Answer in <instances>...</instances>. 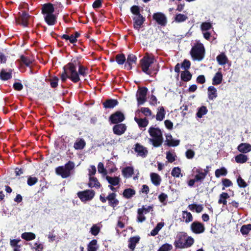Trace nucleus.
Listing matches in <instances>:
<instances>
[{
  "label": "nucleus",
  "mask_w": 251,
  "mask_h": 251,
  "mask_svg": "<svg viewBox=\"0 0 251 251\" xmlns=\"http://www.w3.org/2000/svg\"><path fill=\"white\" fill-rule=\"evenodd\" d=\"M119 102L116 99H109L106 100L103 103L102 105L105 109H112L118 105Z\"/></svg>",
  "instance_id": "19"
},
{
  "label": "nucleus",
  "mask_w": 251,
  "mask_h": 251,
  "mask_svg": "<svg viewBox=\"0 0 251 251\" xmlns=\"http://www.w3.org/2000/svg\"><path fill=\"white\" fill-rule=\"evenodd\" d=\"M227 174L226 169L224 167H221L220 169H218L215 170V175L217 178L220 177L221 176H226Z\"/></svg>",
  "instance_id": "42"
},
{
  "label": "nucleus",
  "mask_w": 251,
  "mask_h": 251,
  "mask_svg": "<svg viewBox=\"0 0 251 251\" xmlns=\"http://www.w3.org/2000/svg\"><path fill=\"white\" fill-rule=\"evenodd\" d=\"M180 76L182 81L187 82L191 79L192 75L189 71L185 70L181 72Z\"/></svg>",
  "instance_id": "36"
},
{
  "label": "nucleus",
  "mask_w": 251,
  "mask_h": 251,
  "mask_svg": "<svg viewBox=\"0 0 251 251\" xmlns=\"http://www.w3.org/2000/svg\"><path fill=\"white\" fill-rule=\"evenodd\" d=\"M218 64L220 65H224L228 62V58L224 52H222L216 57Z\"/></svg>",
  "instance_id": "30"
},
{
  "label": "nucleus",
  "mask_w": 251,
  "mask_h": 251,
  "mask_svg": "<svg viewBox=\"0 0 251 251\" xmlns=\"http://www.w3.org/2000/svg\"><path fill=\"white\" fill-rule=\"evenodd\" d=\"M38 179L36 177L29 176L27 180L28 185L31 186L35 184L38 182Z\"/></svg>",
  "instance_id": "58"
},
{
  "label": "nucleus",
  "mask_w": 251,
  "mask_h": 251,
  "mask_svg": "<svg viewBox=\"0 0 251 251\" xmlns=\"http://www.w3.org/2000/svg\"><path fill=\"white\" fill-rule=\"evenodd\" d=\"M185 240L184 249L190 247L194 243V240L191 236H187Z\"/></svg>",
  "instance_id": "48"
},
{
  "label": "nucleus",
  "mask_w": 251,
  "mask_h": 251,
  "mask_svg": "<svg viewBox=\"0 0 251 251\" xmlns=\"http://www.w3.org/2000/svg\"><path fill=\"white\" fill-rule=\"evenodd\" d=\"M12 77V70L10 69L8 72H6L4 69H2L0 72V79L2 81H6L11 79Z\"/></svg>",
  "instance_id": "23"
},
{
  "label": "nucleus",
  "mask_w": 251,
  "mask_h": 251,
  "mask_svg": "<svg viewBox=\"0 0 251 251\" xmlns=\"http://www.w3.org/2000/svg\"><path fill=\"white\" fill-rule=\"evenodd\" d=\"M46 23L49 25H54L57 23V18L53 14H48L44 17Z\"/></svg>",
  "instance_id": "24"
},
{
  "label": "nucleus",
  "mask_w": 251,
  "mask_h": 251,
  "mask_svg": "<svg viewBox=\"0 0 251 251\" xmlns=\"http://www.w3.org/2000/svg\"><path fill=\"white\" fill-rule=\"evenodd\" d=\"M187 234L185 232H180L177 235V240L174 242V245L176 249H184V243Z\"/></svg>",
  "instance_id": "13"
},
{
  "label": "nucleus",
  "mask_w": 251,
  "mask_h": 251,
  "mask_svg": "<svg viewBox=\"0 0 251 251\" xmlns=\"http://www.w3.org/2000/svg\"><path fill=\"white\" fill-rule=\"evenodd\" d=\"M237 183L238 186L240 188H245L248 186L247 182L242 178L240 176H239L237 178Z\"/></svg>",
  "instance_id": "52"
},
{
  "label": "nucleus",
  "mask_w": 251,
  "mask_h": 251,
  "mask_svg": "<svg viewBox=\"0 0 251 251\" xmlns=\"http://www.w3.org/2000/svg\"><path fill=\"white\" fill-rule=\"evenodd\" d=\"M137 61V57L136 56L133 54H130L128 55L127 58L126 62L125 64V68L127 69V70H130L132 69V64L133 63L136 64Z\"/></svg>",
  "instance_id": "18"
},
{
  "label": "nucleus",
  "mask_w": 251,
  "mask_h": 251,
  "mask_svg": "<svg viewBox=\"0 0 251 251\" xmlns=\"http://www.w3.org/2000/svg\"><path fill=\"white\" fill-rule=\"evenodd\" d=\"M134 151L138 154L143 157L147 156L148 151L146 148L140 145L139 143H136L135 145Z\"/></svg>",
  "instance_id": "17"
},
{
  "label": "nucleus",
  "mask_w": 251,
  "mask_h": 251,
  "mask_svg": "<svg viewBox=\"0 0 251 251\" xmlns=\"http://www.w3.org/2000/svg\"><path fill=\"white\" fill-rule=\"evenodd\" d=\"M251 230V224L243 225L240 229V232L243 235H247Z\"/></svg>",
  "instance_id": "47"
},
{
  "label": "nucleus",
  "mask_w": 251,
  "mask_h": 251,
  "mask_svg": "<svg viewBox=\"0 0 251 251\" xmlns=\"http://www.w3.org/2000/svg\"><path fill=\"white\" fill-rule=\"evenodd\" d=\"M33 251H42L43 249V245L41 243H35L34 247H32L31 243H29Z\"/></svg>",
  "instance_id": "59"
},
{
  "label": "nucleus",
  "mask_w": 251,
  "mask_h": 251,
  "mask_svg": "<svg viewBox=\"0 0 251 251\" xmlns=\"http://www.w3.org/2000/svg\"><path fill=\"white\" fill-rule=\"evenodd\" d=\"M166 145L168 147H176L179 144L180 141L172 139L170 141L166 140Z\"/></svg>",
  "instance_id": "57"
},
{
  "label": "nucleus",
  "mask_w": 251,
  "mask_h": 251,
  "mask_svg": "<svg viewBox=\"0 0 251 251\" xmlns=\"http://www.w3.org/2000/svg\"><path fill=\"white\" fill-rule=\"evenodd\" d=\"M148 132L151 138L149 139V141L155 148L160 147L163 142V134L159 127L151 126L148 130Z\"/></svg>",
  "instance_id": "3"
},
{
  "label": "nucleus",
  "mask_w": 251,
  "mask_h": 251,
  "mask_svg": "<svg viewBox=\"0 0 251 251\" xmlns=\"http://www.w3.org/2000/svg\"><path fill=\"white\" fill-rule=\"evenodd\" d=\"M117 194L114 192L110 193L107 197L103 194L100 195V200L102 203L106 202L107 200L110 206L115 208L119 204V201L116 198Z\"/></svg>",
  "instance_id": "6"
},
{
  "label": "nucleus",
  "mask_w": 251,
  "mask_h": 251,
  "mask_svg": "<svg viewBox=\"0 0 251 251\" xmlns=\"http://www.w3.org/2000/svg\"><path fill=\"white\" fill-rule=\"evenodd\" d=\"M85 145L86 143L83 139H78L74 143V147L75 150H82Z\"/></svg>",
  "instance_id": "33"
},
{
  "label": "nucleus",
  "mask_w": 251,
  "mask_h": 251,
  "mask_svg": "<svg viewBox=\"0 0 251 251\" xmlns=\"http://www.w3.org/2000/svg\"><path fill=\"white\" fill-rule=\"evenodd\" d=\"M201 28L202 31H206L212 28V25L209 22H203L201 24Z\"/></svg>",
  "instance_id": "61"
},
{
  "label": "nucleus",
  "mask_w": 251,
  "mask_h": 251,
  "mask_svg": "<svg viewBox=\"0 0 251 251\" xmlns=\"http://www.w3.org/2000/svg\"><path fill=\"white\" fill-rule=\"evenodd\" d=\"M140 240V237L138 235L131 237L128 240V247L131 251H133L136 247V244H138Z\"/></svg>",
  "instance_id": "20"
},
{
  "label": "nucleus",
  "mask_w": 251,
  "mask_h": 251,
  "mask_svg": "<svg viewBox=\"0 0 251 251\" xmlns=\"http://www.w3.org/2000/svg\"><path fill=\"white\" fill-rule=\"evenodd\" d=\"M88 186L89 187L100 188L101 186L100 183L98 181V179L94 177H89V182L88 183Z\"/></svg>",
  "instance_id": "32"
},
{
  "label": "nucleus",
  "mask_w": 251,
  "mask_h": 251,
  "mask_svg": "<svg viewBox=\"0 0 251 251\" xmlns=\"http://www.w3.org/2000/svg\"><path fill=\"white\" fill-rule=\"evenodd\" d=\"M106 179L108 182L113 186H116L119 184L120 182V178L118 177H111L108 176H106Z\"/></svg>",
  "instance_id": "40"
},
{
  "label": "nucleus",
  "mask_w": 251,
  "mask_h": 251,
  "mask_svg": "<svg viewBox=\"0 0 251 251\" xmlns=\"http://www.w3.org/2000/svg\"><path fill=\"white\" fill-rule=\"evenodd\" d=\"M182 215L183 221H184L186 223H190L193 220V217L192 214L187 211H183Z\"/></svg>",
  "instance_id": "37"
},
{
  "label": "nucleus",
  "mask_w": 251,
  "mask_h": 251,
  "mask_svg": "<svg viewBox=\"0 0 251 251\" xmlns=\"http://www.w3.org/2000/svg\"><path fill=\"white\" fill-rule=\"evenodd\" d=\"M122 173L124 177L129 178L131 177L134 174V169L132 167L127 166L122 169Z\"/></svg>",
  "instance_id": "26"
},
{
  "label": "nucleus",
  "mask_w": 251,
  "mask_h": 251,
  "mask_svg": "<svg viewBox=\"0 0 251 251\" xmlns=\"http://www.w3.org/2000/svg\"><path fill=\"white\" fill-rule=\"evenodd\" d=\"M134 120L138 124L139 126L141 127H145L149 124V121L146 118H138L135 117Z\"/></svg>",
  "instance_id": "41"
},
{
  "label": "nucleus",
  "mask_w": 251,
  "mask_h": 251,
  "mask_svg": "<svg viewBox=\"0 0 251 251\" xmlns=\"http://www.w3.org/2000/svg\"><path fill=\"white\" fill-rule=\"evenodd\" d=\"M154 60L153 56L146 53L140 61L142 71L150 76H152V74H156L159 70L157 68H155L154 67L151 66Z\"/></svg>",
  "instance_id": "2"
},
{
  "label": "nucleus",
  "mask_w": 251,
  "mask_h": 251,
  "mask_svg": "<svg viewBox=\"0 0 251 251\" xmlns=\"http://www.w3.org/2000/svg\"><path fill=\"white\" fill-rule=\"evenodd\" d=\"M100 231V228L97 225H94L90 229L91 233L94 236L97 235Z\"/></svg>",
  "instance_id": "60"
},
{
  "label": "nucleus",
  "mask_w": 251,
  "mask_h": 251,
  "mask_svg": "<svg viewBox=\"0 0 251 251\" xmlns=\"http://www.w3.org/2000/svg\"><path fill=\"white\" fill-rule=\"evenodd\" d=\"M229 198V196L227 193L222 192L219 196V199L218 200L219 204H223V205H226L227 203L226 200Z\"/></svg>",
  "instance_id": "39"
},
{
  "label": "nucleus",
  "mask_w": 251,
  "mask_h": 251,
  "mask_svg": "<svg viewBox=\"0 0 251 251\" xmlns=\"http://www.w3.org/2000/svg\"><path fill=\"white\" fill-rule=\"evenodd\" d=\"M223 80V75L221 72H217L212 78V84L217 85L221 83Z\"/></svg>",
  "instance_id": "29"
},
{
  "label": "nucleus",
  "mask_w": 251,
  "mask_h": 251,
  "mask_svg": "<svg viewBox=\"0 0 251 251\" xmlns=\"http://www.w3.org/2000/svg\"><path fill=\"white\" fill-rule=\"evenodd\" d=\"M63 71L60 75V78L63 82L70 79L74 83H77L80 80L79 75L85 76L87 75L86 71L88 68L81 65L78 57L73 58L71 61L63 67Z\"/></svg>",
  "instance_id": "1"
},
{
  "label": "nucleus",
  "mask_w": 251,
  "mask_h": 251,
  "mask_svg": "<svg viewBox=\"0 0 251 251\" xmlns=\"http://www.w3.org/2000/svg\"><path fill=\"white\" fill-rule=\"evenodd\" d=\"M208 112V109L205 106H201L198 108V112L196 113L197 117L201 118Z\"/></svg>",
  "instance_id": "38"
},
{
  "label": "nucleus",
  "mask_w": 251,
  "mask_h": 251,
  "mask_svg": "<svg viewBox=\"0 0 251 251\" xmlns=\"http://www.w3.org/2000/svg\"><path fill=\"white\" fill-rule=\"evenodd\" d=\"M54 11L53 5L51 3L44 4L42 8V13L44 15L51 14Z\"/></svg>",
  "instance_id": "22"
},
{
  "label": "nucleus",
  "mask_w": 251,
  "mask_h": 251,
  "mask_svg": "<svg viewBox=\"0 0 251 251\" xmlns=\"http://www.w3.org/2000/svg\"><path fill=\"white\" fill-rule=\"evenodd\" d=\"M30 17L26 12L22 11V13L19 14V17L16 18V23L24 27H26L28 25V20Z\"/></svg>",
  "instance_id": "11"
},
{
  "label": "nucleus",
  "mask_w": 251,
  "mask_h": 251,
  "mask_svg": "<svg viewBox=\"0 0 251 251\" xmlns=\"http://www.w3.org/2000/svg\"><path fill=\"white\" fill-rule=\"evenodd\" d=\"M190 229L193 233L199 234L204 232L205 228L203 224L198 221H195L191 224Z\"/></svg>",
  "instance_id": "10"
},
{
  "label": "nucleus",
  "mask_w": 251,
  "mask_h": 251,
  "mask_svg": "<svg viewBox=\"0 0 251 251\" xmlns=\"http://www.w3.org/2000/svg\"><path fill=\"white\" fill-rule=\"evenodd\" d=\"M235 161L238 164H244L247 162L249 157L247 155L241 153L234 157Z\"/></svg>",
  "instance_id": "27"
},
{
  "label": "nucleus",
  "mask_w": 251,
  "mask_h": 251,
  "mask_svg": "<svg viewBox=\"0 0 251 251\" xmlns=\"http://www.w3.org/2000/svg\"><path fill=\"white\" fill-rule=\"evenodd\" d=\"M152 19L161 26H165L167 23V19L166 16L162 12L154 13L152 15Z\"/></svg>",
  "instance_id": "12"
},
{
  "label": "nucleus",
  "mask_w": 251,
  "mask_h": 251,
  "mask_svg": "<svg viewBox=\"0 0 251 251\" xmlns=\"http://www.w3.org/2000/svg\"><path fill=\"white\" fill-rule=\"evenodd\" d=\"M58 78L56 76L48 79V81L50 82V86L52 88H55L58 86Z\"/></svg>",
  "instance_id": "51"
},
{
  "label": "nucleus",
  "mask_w": 251,
  "mask_h": 251,
  "mask_svg": "<svg viewBox=\"0 0 251 251\" xmlns=\"http://www.w3.org/2000/svg\"><path fill=\"white\" fill-rule=\"evenodd\" d=\"M188 19L187 16L182 14H177L176 15L175 20L177 23H181L184 22Z\"/></svg>",
  "instance_id": "50"
},
{
  "label": "nucleus",
  "mask_w": 251,
  "mask_h": 251,
  "mask_svg": "<svg viewBox=\"0 0 251 251\" xmlns=\"http://www.w3.org/2000/svg\"><path fill=\"white\" fill-rule=\"evenodd\" d=\"M171 175L173 176L176 177H179L180 175L182 176V174H181V169L178 167H174L172 172Z\"/></svg>",
  "instance_id": "49"
},
{
  "label": "nucleus",
  "mask_w": 251,
  "mask_h": 251,
  "mask_svg": "<svg viewBox=\"0 0 251 251\" xmlns=\"http://www.w3.org/2000/svg\"><path fill=\"white\" fill-rule=\"evenodd\" d=\"M190 54L195 60L201 61L205 55V49L202 43H198L195 44L190 50Z\"/></svg>",
  "instance_id": "5"
},
{
  "label": "nucleus",
  "mask_w": 251,
  "mask_h": 251,
  "mask_svg": "<svg viewBox=\"0 0 251 251\" xmlns=\"http://www.w3.org/2000/svg\"><path fill=\"white\" fill-rule=\"evenodd\" d=\"M95 193L93 190H86L77 192V195L81 201H89L93 199Z\"/></svg>",
  "instance_id": "8"
},
{
  "label": "nucleus",
  "mask_w": 251,
  "mask_h": 251,
  "mask_svg": "<svg viewBox=\"0 0 251 251\" xmlns=\"http://www.w3.org/2000/svg\"><path fill=\"white\" fill-rule=\"evenodd\" d=\"M131 12L136 16L142 15L140 13V9L139 6L133 5L130 8Z\"/></svg>",
  "instance_id": "56"
},
{
  "label": "nucleus",
  "mask_w": 251,
  "mask_h": 251,
  "mask_svg": "<svg viewBox=\"0 0 251 251\" xmlns=\"http://www.w3.org/2000/svg\"><path fill=\"white\" fill-rule=\"evenodd\" d=\"M191 62L187 59H184V61L181 64V67L184 69L185 70H187L190 68Z\"/></svg>",
  "instance_id": "64"
},
{
  "label": "nucleus",
  "mask_w": 251,
  "mask_h": 251,
  "mask_svg": "<svg viewBox=\"0 0 251 251\" xmlns=\"http://www.w3.org/2000/svg\"><path fill=\"white\" fill-rule=\"evenodd\" d=\"M193 171L196 174L194 176L196 179L199 182L202 183L206 176V173L203 172V169L201 168H194Z\"/></svg>",
  "instance_id": "16"
},
{
  "label": "nucleus",
  "mask_w": 251,
  "mask_h": 251,
  "mask_svg": "<svg viewBox=\"0 0 251 251\" xmlns=\"http://www.w3.org/2000/svg\"><path fill=\"white\" fill-rule=\"evenodd\" d=\"M237 149L240 152L246 154L251 151V145L247 143H242L238 146Z\"/></svg>",
  "instance_id": "21"
},
{
  "label": "nucleus",
  "mask_w": 251,
  "mask_h": 251,
  "mask_svg": "<svg viewBox=\"0 0 251 251\" xmlns=\"http://www.w3.org/2000/svg\"><path fill=\"white\" fill-rule=\"evenodd\" d=\"M20 61L26 67H30L33 62V60L30 59L29 57L22 55L20 56Z\"/></svg>",
  "instance_id": "44"
},
{
  "label": "nucleus",
  "mask_w": 251,
  "mask_h": 251,
  "mask_svg": "<svg viewBox=\"0 0 251 251\" xmlns=\"http://www.w3.org/2000/svg\"><path fill=\"white\" fill-rule=\"evenodd\" d=\"M172 249L173 246L172 245L168 243H165L162 245L157 251H170Z\"/></svg>",
  "instance_id": "55"
},
{
  "label": "nucleus",
  "mask_w": 251,
  "mask_h": 251,
  "mask_svg": "<svg viewBox=\"0 0 251 251\" xmlns=\"http://www.w3.org/2000/svg\"><path fill=\"white\" fill-rule=\"evenodd\" d=\"M97 241L96 239H93L91 241L88 245L87 251H97L98 247H96Z\"/></svg>",
  "instance_id": "45"
},
{
  "label": "nucleus",
  "mask_w": 251,
  "mask_h": 251,
  "mask_svg": "<svg viewBox=\"0 0 251 251\" xmlns=\"http://www.w3.org/2000/svg\"><path fill=\"white\" fill-rule=\"evenodd\" d=\"M98 169L99 173L102 174L103 175H107V171L104 167V165L102 163L100 162L98 165Z\"/></svg>",
  "instance_id": "62"
},
{
  "label": "nucleus",
  "mask_w": 251,
  "mask_h": 251,
  "mask_svg": "<svg viewBox=\"0 0 251 251\" xmlns=\"http://www.w3.org/2000/svg\"><path fill=\"white\" fill-rule=\"evenodd\" d=\"M75 164L72 161H69L64 166H60L55 168V173L63 178L69 177L71 172L75 169Z\"/></svg>",
  "instance_id": "4"
},
{
  "label": "nucleus",
  "mask_w": 251,
  "mask_h": 251,
  "mask_svg": "<svg viewBox=\"0 0 251 251\" xmlns=\"http://www.w3.org/2000/svg\"><path fill=\"white\" fill-rule=\"evenodd\" d=\"M145 20V17H144L142 15L140 16H136L133 17L134 28L135 29L139 30Z\"/></svg>",
  "instance_id": "14"
},
{
  "label": "nucleus",
  "mask_w": 251,
  "mask_h": 251,
  "mask_svg": "<svg viewBox=\"0 0 251 251\" xmlns=\"http://www.w3.org/2000/svg\"><path fill=\"white\" fill-rule=\"evenodd\" d=\"M135 193L136 192L135 190L131 188H126L124 190L123 196L125 198L129 199L135 195Z\"/></svg>",
  "instance_id": "31"
},
{
  "label": "nucleus",
  "mask_w": 251,
  "mask_h": 251,
  "mask_svg": "<svg viewBox=\"0 0 251 251\" xmlns=\"http://www.w3.org/2000/svg\"><path fill=\"white\" fill-rule=\"evenodd\" d=\"M143 209H138L137 210V222L142 223L146 220V217L143 215Z\"/></svg>",
  "instance_id": "53"
},
{
  "label": "nucleus",
  "mask_w": 251,
  "mask_h": 251,
  "mask_svg": "<svg viewBox=\"0 0 251 251\" xmlns=\"http://www.w3.org/2000/svg\"><path fill=\"white\" fill-rule=\"evenodd\" d=\"M222 183L224 186L222 188V190H224L225 187H228L233 185L232 181L228 178H223L222 180Z\"/></svg>",
  "instance_id": "54"
},
{
  "label": "nucleus",
  "mask_w": 251,
  "mask_h": 251,
  "mask_svg": "<svg viewBox=\"0 0 251 251\" xmlns=\"http://www.w3.org/2000/svg\"><path fill=\"white\" fill-rule=\"evenodd\" d=\"M125 119L124 114L120 111H117L112 114L109 118V121L111 124H118L124 121Z\"/></svg>",
  "instance_id": "9"
},
{
  "label": "nucleus",
  "mask_w": 251,
  "mask_h": 251,
  "mask_svg": "<svg viewBox=\"0 0 251 251\" xmlns=\"http://www.w3.org/2000/svg\"><path fill=\"white\" fill-rule=\"evenodd\" d=\"M126 126L124 124H116L113 127V133L117 135H121L124 134L126 130Z\"/></svg>",
  "instance_id": "15"
},
{
  "label": "nucleus",
  "mask_w": 251,
  "mask_h": 251,
  "mask_svg": "<svg viewBox=\"0 0 251 251\" xmlns=\"http://www.w3.org/2000/svg\"><path fill=\"white\" fill-rule=\"evenodd\" d=\"M165 111L164 107H159L156 115V119L157 121H162L165 116Z\"/></svg>",
  "instance_id": "34"
},
{
  "label": "nucleus",
  "mask_w": 251,
  "mask_h": 251,
  "mask_svg": "<svg viewBox=\"0 0 251 251\" xmlns=\"http://www.w3.org/2000/svg\"><path fill=\"white\" fill-rule=\"evenodd\" d=\"M148 89L146 87H139L137 91L136 97L138 106L143 104L147 101V95Z\"/></svg>",
  "instance_id": "7"
},
{
  "label": "nucleus",
  "mask_w": 251,
  "mask_h": 251,
  "mask_svg": "<svg viewBox=\"0 0 251 251\" xmlns=\"http://www.w3.org/2000/svg\"><path fill=\"white\" fill-rule=\"evenodd\" d=\"M21 237L26 241H30L34 239L36 235L32 232H24L22 234Z\"/></svg>",
  "instance_id": "43"
},
{
  "label": "nucleus",
  "mask_w": 251,
  "mask_h": 251,
  "mask_svg": "<svg viewBox=\"0 0 251 251\" xmlns=\"http://www.w3.org/2000/svg\"><path fill=\"white\" fill-rule=\"evenodd\" d=\"M176 156L174 155L170 151H167L166 153V159L170 163H172L176 160Z\"/></svg>",
  "instance_id": "63"
},
{
  "label": "nucleus",
  "mask_w": 251,
  "mask_h": 251,
  "mask_svg": "<svg viewBox=\"0 0 251 251\" xmlns=\"http://www.w3.org/2000/svg\"><path fill=\"white\" fill-rule=\"evenodd\" d=\"M208 98L210 100H213L218 97L217 89L213 86L207 88Z\"/></svg>",
  "instance_id": "25"
},
{
  "label": "nucleus",
  "mask_w": 251,
  "mask_h": 251,
  "mask_svg": "<svg viewBox=\"0 0 251 251\" xmlns=\"http://www.w3.org/2000/svg\"><path fill=\"white\" fill-rule=\"evenodd\" d=\"M59 36L61 39L65 40L66 41H69L70 43L74 44V45H75V44L77 41V39L74 37V34H71L70 36L67 34H63Z\"/></svg>",
  "instance_id": "35"
},
{
  "label": "nucleus",
  "mask_w": 251,
  "mask_h": 251,
  "mask_svg": "<svg viewBox=\"0 0 251 251\" xmlns=\"http://www.w3.org/2000/svg\"><path fill=\"white\" fill-rule=\"evenodd\" d=\"M115 60L119 65H123L126 62V57L124 54H118L115 56Z\"/></svg>",
  "instance_id": "46"
},
{
  "label": "nucleus",
  "mask_w": 251,
  "mask_h": 251,
  "mask_svg": "<svg viewBox=\"0 0 251 251\" xmlns=\"http://www.w3.org/2000/svg\"><path fill=\"white\" fill-rule=\"evenodd\" d=\"M151 181L155 186H159L161 181V178L160 176L155 173H151L150 175Z\"/></svg>",
  "instance_id": "28"
}]
</instances>
